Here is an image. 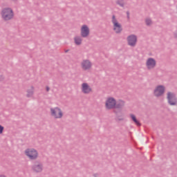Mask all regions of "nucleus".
I'll return each mask as SVG.
<instances>
[{
    "instance_id": "obj_4",
    "label": "nucleus",
    "mask_w": 177,
    "mask_h": 177,
    "mask_svg": "<svg viewBox=\"0 0 177 177\" xmlns=\"http://www.w3.org/2000/svg\"><path fill=\"white\" fill-rule=\"evenodd\" d=\"M112 24L113 27V30L116 34H120L122 31V26H121V24L118 21L117 18H115V15H113L112 17Z\"/></svg>"
},
{
    "instance_id": "obj_5",
    "label": "nucleus",
    "mask_w": 177,
    "mask_h": 177,
    "mask_svg": "<svg viewBox=\"0 0 177 177\" xmlns=\"http://www.w3.org/2000/svg\"><path fill=\"white\" fill-rule=\"evenodd\" d=\"M167 97L168 103L169 104H170V106H176L177 98L175 93L168 92Z\"/></svg>"
},
{
    "instance_id": "obj_13",
    "label": "nucleus",
    "mask_w": 177,
    "mask_h": 177,
    "mask_svg": "<svg viewBox=\"0 0 177 177\" xmlns=\"http://www.w3.org/2000/svg\"><path fill=\"white\" fill-rule=\"evenodd\" d=\"M42 165L41 164H38V165H35L32 167V170L34 171V172H42Z\"/></svg>"
},
{
    "instance_id": "obj_1",
    "label": "nucleus",
    "mask_w": 177,
    "mask_h": 177,
    "mask_svg": "<svg viewBox=\"0 0 177 177\" xmlns=\"http://www.w3.org/2000/svg\"><path fill=\"white\" fill-rule=\"evenodd\" d=\"M1 16L4 21H9L15 17V12L11 8H5L1 10Z\"/></svg>"
},
{
    "instance_id": "obj_17",
    "label": "nucleus",
    "mask_w": 177,
    "mask_h": 177,
    "mask_svg": "<svg viewBox=\"0 0 177 177\" xmlns=\"http://www.w3.org/2000/svg\"><path fill=\"white\" fill-rule=\"evenodd\" d=\"M32 95H34V87H31L27 91L26 96L27 97H32Z\"/></svg>"
},
{
    "instance_id": "obj_21",
    "label": "nucleus",
    "mask_w": 177,
    "mask_h": 177,
    "mask_svg": "<svg viewBox=\"0 0 177 177\" xmlns=\"http://www.w3.org/2000/svg\"><path fill=\"white\" fill-rule=\"evenodd\" d=\"M29 160H35L37 158V156H29Z\"/></svg>"
},
{
    "instance_id": "obj_11",
    "label": "nucleus",
    "mask_w": 177,
    "mask_h": 177,
    "mask_svg": "<svg viewBox=\"0 0 177 177\" xmlns=\"http://www.w3.org/2000/svg\"><path fill=\"white\" fill-rule=\"evenodd\" d=\"M137 41L138 38L136 35H131L127 37V42L130 46H135V45H136Z\"/></svg>"
},
{
    "instance_id": "obj_14",
    "label": "nucleus",
    "mask_w": 177,
    "mask_h": 177,
    "mask_svg": "<svg viewBox=\"0 0 177 177\" xmlns=\"http://www.w3.org/2000/svg\"><path fill=\"white\" fill-rule=\"evenodd\" d=\"M125 104V102L123 100H118L116 102V105L115 106V109H122V107H124Z\"/></svg>"
},
{
    "instance_id": "obj_8",
    "label": "nucleus",
    "mask_w": 177,
    "mask_h": 177,
    "mask_svg": "<svg viewBox=\"0 0 177 177\" xmlns=\"http://www.w3.org/2000/svg\"><path fill=\"white\" fill-rule=\"evenodd\" d=\"M81 67L82 70L84 71H87V70H91L92 68V62L88 59H84L81 63Z\"/></svg>"
},
{
    "instance_id": "obj_16",
    "label": "nucleus",
    "mask_w": 177,
    "mask_h": 177,
    "mask_svg": "<svg viewBox=\"0 0 177 177\" xmlns=\"http://www.w3.org/2000/svg\"><path fill=\"white\" fill-rule=\"evenodd\" d=\"M74 41H75V45H81V44H82V39L81 38V37H75L74 38Z\"/></svg>"
},
{
    "instance_id": "obj_7",
    "label": "nucleus",
    "mask_w": 177,
    "mask_h": 177,
    "mask_svg": "<svg viewBox=\"0 0 177 177\" xmlns=\"http://www.w3.org/2000/svg\"><path fill=\"white\" fill-rule=\"evenodd\" d=\"M157 62L153 58H148L146 62L147 68L148 70H153L156 67Z\"/></svg>"
},
{
    "instance_id": "obj_2",
    "label": "nucleus",
    "mask_w": 177,
    "mask_h": 177,
    "mask_svg": "<svg viewBox=\"0 0 177 177\" xmlns=\"http://www.w3.org/2000/svg\"><path fill=\"white\" fill-rule=\"evenodd\" d=\"M50 113L52 118H55V120L63 118V111H62V109L57 106L50 108Z\"/></svg>"
},
{
    "instance_id": "obj_12",
    "label": "nucleus",
    "mask_w": 177,
    "mask_h": 177,
    "mask_svg": "<svg viewBox=\"0 0 177 177\" xmlns=\"http://www.w3.org/2000/svg\"><path fill=\"white\" fill-rule=\"evenodd\" d=\"M26 156H38V151L33 148H29L25 150Z\"/></svg>"
},
{
    "instance_id": "obj_15",
    "label": "nucleus",
    "mask_w": 177,
    "mask_h": 177,
    "mask_svg": "<svg viewBox=\"0 0 177 177\" xmlns=\"http://www.w3.org/2000/svg\"><path fill=\"white\" fill-rule=\"evenodd\" d=\"M130 117L133 122H135L136 125H137L138 127H140V122H139V120H138V119H136V116H135V115L131 114Z\"/></svg>"
},
{
    "instance_id": "obj_9",
    "label": "nucleus",
    "mask_w": 177,
    "mask_h": 177,
    "mask_svg": "<svg viewBox=\"0 0 177 177\" xmlns=\"http://www.w3.org/2000/svg\"><path fill=\"white\" fill-rule=\"evenodd\" d=\"M82 92L88 95L92 92V87L88 83L82 84Z\"/></svg>"
},
{
    "instance_id": "obj_20",
    "label": "nucleus",
    "mask_w": 177,
    "mask_h": 177,
    "mask_svg": "<svg viewBox=\"0 0 177 177\" xmlns=\"http://www.w3.org/2000/svg\"><path fill=\"white\" fill-rule=\"evenodd\" d=\"M3 129H5L4 127L2 125H0V135L3 133Z\"/></svg>"
},
{
    "instance_id": "obj_18",
    "label": "nucleus",
    "mask_w": 177,
    "mask_h": 177,
    "mask_svg": "<svg viewBox=\"0 0 177 177\" xmlns=\"http://www.w3.org/2000/svg\"><path fill=\"white\" fill-rule=\"evenodd\" d=\"M116 3H117V5H119V6H122V8H124V6H125V1L124 0H118Z\"/></svg>"
},
{
    "instance_id": "obj_3",
    "label": "nucleus",
    "mask_w": 177,
    "mask_h": 177,
    "mask_svg": "<svg viewBox=\"0 0 177 177\" xmlns=\"http://www.w3.org/2000/svg\"><path fill=\"white\" fill-rule=\"evenodd\" d=\"M117 105V100L115 98L113 97H109L106 98L105 101V108L106 110H113V109H115V106Z\"/></svg>"
},
{
    "instance_id": "obj_6",
    "label": "nucleus",
    "mask_w": 177,
    "mask_h": 177,
    "mask_svg": "<svg viewBox=\"0 0 177 177\" xmlns=\"http://www.w3.org/2000/svg\"><path fill=\"white\" fill-rule=\"evenodd\" d=\"M165 93V86L162 85L157 86L153 91L154 96L156 97H160V96H162Z\"/></svg>"
},
{
    "instance_id": "obj_10",
    "label": "nucleus",
    "mask_w": 177,
    "mask_h": 177,
    "mask_svg": "<svg viewBox=\"0 0 177 177\" xmlns=\"http://www.w3.org/2000/svg\"><path fill=\"white\" fill-rule=\"evenodd\" d=\"M81 35L83 38L89 37V28L86 25H83L81 28Z\"/></svg>"
},
{
    "instance_id": "obj_22",
    "label": "nucleus",
    "mask_w": 177,
    "mask_h": 177,
    "mask_svg": "<svg viewBox=\"0 0 177 177\" xmlns=\"http://www.w3.org/2000/svg\"><path fill=\"white\" fill-rule=\"evenodd\" d=\"M0 177H6V176L1 174V175H0Z\"/></svg>"
},
{
    "instance_id": "obj_23",
    "label": "nucleus",
    "mask_w": 177,
    "mask_h": 177,
    "mask_svg": "<svg viewBox=\"0 0 177 177\" xmlns=\"http://www.w3.org/2000/svg\"><path fill=\"white\" fill-rule=\"evenodd\" d=\"M46 89H47V91H49V87H47Z\"/></svg>"
},
{
    "instance_id": "obj_19",
    "label": "nucleus",
    "mask_w": 177,
    "mask_h": 177,
    "mask_svg": "<svg viewBox=\"0 0 177 177\" xmlns=\"http://www.w3.org/2000/svg\"><path fill=\"white\" fill-rule=\"evenodd\" d=\"M145 23H146L147 26H150V24H151V19H147L145 20Z\"/></svg>"
}]
</instances>
